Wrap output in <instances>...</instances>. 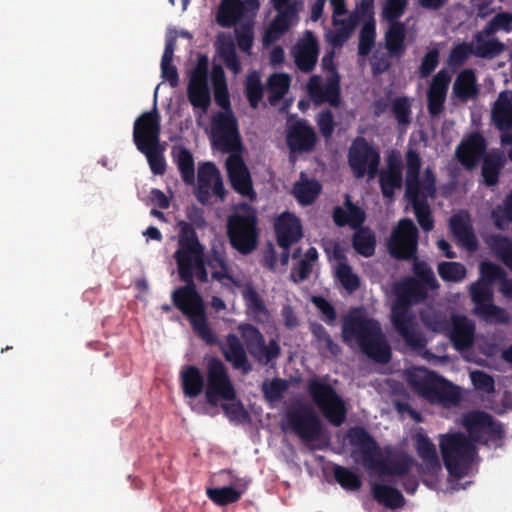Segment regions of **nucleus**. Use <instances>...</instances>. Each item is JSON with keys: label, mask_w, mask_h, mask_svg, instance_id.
<instances>
[{"label": "nucleus", "mask_w": 512, "mask_h": 512, "mask_svg": "<svg viewBox=\"0 0 512 512\" xmlns=\"http://www.w3.org/2000/svg\"><path fill=\"white\" fill-rule=\"evenodd\" d=\"M330 4L333 11V27L326 37L333 45H341L354 31L357 17L347 12L345 0H330Z\"/></svg>", "instance_id": "nucleus-17"}, {"label": "nucleus", "mask_w": 512, "mask_h": 512, "mask_svg": "<svg viewBox=\"0 0 512 512\" xmlns=\"http://www.w3.org/2000/svg\"><path fill=\"white\" fill-rule=\"evenodd\" d=\"M393 112L400 124H408L410 117V104L405 98L395 99L393 102Z\"/></svg>", "instance_id": "nucleus-64"}, {"label": "nucleus", "mask_w": 512, "mask_h": 512, "mask_svg": "<svg viewBox=\"0 0 512 512\" xmlns=\"http://www.w3.org/2000/svg\"><path fill=\"white\" fill-rule=\"evenodd\" d=\"M438 273L446 281H461L466 275L465 267L457 262H443L438 266Z\"/></svg>", "instance_id": "nucleus-51"}, {"label": "nucleus", "mask_w": 512, "mask_h": 512, "mask_svg": "<svg viewBox=\"0 0 512 512\" xmlns=\"http://www.w3.org/2000/svg\"><path fill=\"white\" fill-rule=\"evenodd\" d=\"M405 25L392 22L386 33V46L393 54H400L404 50Z\"/></svg>", "instance_id": "nucleus-44"}, {"label": "nucleus", "mask_w": 512, "mask_h": 512, "mask_svg": "<svg viewBox=\"0 0 512 512\" xmlns=\"http://www.w3.org/2000/svg\"><path fill=\"white\" fill-rule=\"evenodd\" d=\"M408 0H386L383 9L382 17L388 22H393L395 19L401 17L406 9Z\"/></svg>", "instance_id": "nucleus-56"}, {"label": "nucleus", "mask_w": 512, "mask_h": 512, "mask_svg": "<svg viewBox=\"0 0 512 512\" xmlns=\"http://www.w3.org/2000/svg\"><path fill=\"white\" fill-rule=\"evenodd\" d=\"M243 493V490H236L233 487L209 488L208 497L217 505H227L237 501Z\"/></svg>", "instance_id": "nucleus-48"}, {"label": "nucleus", "mask_w": 512, "mask_h": 512, "mask_svg": "<svg viewBox=\"0 0 512 512\" xmlns=\"http://www.w3.org/2000/svg\"><path fill=\"white\" fill-rule=\"evenodd\" d=\"M374 497L381 503L395 508L403 504V497L401 493L386 485H375L373 487Z\"/></svg>", "instance_id": "nucleus-47"}, {"label": "nucleus", "mask_w": 512, "mask_h": 512, "mask_svg": "<svg viewBox=\"0 0 512 512\" xmlns=\"http://www.w3.org/2000/svg\"><path fill=\"white\" fill-rule=\"evenodd\" d=\"M325 250L333 263L336 276L342 286L348 291H353L359 285L358 277L352 272L351 268L346 264L344 259L343 248L336 243H329Z\"/></svg>", "instance_id": "nucleus-26"}, {"label": "nucleus", "mask_w": 512, "mask_h": 512, "mask_svg": "<svg viewBox=\"0 0 512 512\" xmlns=\"http://www.w3.org/2000/svg\"><path fill=\"white\" fill-rule=\"evenodd\" d=\"M350 442L355 446V453H359L362 458L363 465L374 467L377 462V448L374 441L367 433L360 428H354L349 433Z\"/></svg>", "instance_id": "nucleus-31"}, {"label": "nucleus", "mask_w": 512, "mask_h": 512, "mask_svg": "<svg viewBox=\"0 0 512 512\" xmlns=\"http://www.w3.org/2000/svg\"><path fill=\"white\" fill-rule=\"evenodd\" d=\"M334 476L337 482L345 489L356 490L361 485L359 477L346 468L340 466L335 467Z\"/></svg>", "instance_id": "nucleus-54"}, {"label": "nucleus", "mask_w": 512, "mask_h": 512, "mask_svg": "<svg viewBox=\"0 0 512 512\" xmlns=\"http://www.w3.org/2000/svg\"><path fill=\"white\" fill-rule=\"evenodd\" d=\"M246 94L250 105L253 108H256L260 100L262 99V87H261V79L260 75L256 72H253L248 75L246 81Z\"/></svg>", "instance_id": "nucleus-52"}, {"label": "nucleus", "mask_w": 512, "mask_h": 512, "mask_svg": "<svg viewBox=\"0 0 512 512\" xmlns=\"http://www.w3.org/2000/svg\"><path fill=\"white\" fill-rule=\"evenodd\" d=\"M308 391L315 404L333 424L339 425L345 418V406L332 387L321 379H312Z\"/></svg>", "instance_id": "nucleus-12"}, {"label": "nucleus", "mask_w": 512, "mask_h": 512, "mask_svg": "<svg viewBox=\"0 0 512 512\" xmlns=\"http://www.w3.org/2000/svg\"><path fill=\"white\" fill-rule=\"evenodd\" d=\"M464 426L474 440L488 441L490 438H501L502 435V427L494 423L490 416L480 412L467 414Z\"/></svg>", "instance_id": "nucleus-22"}, {"label": "nucleus", "mask_w": 512, "mask_h": 512, "mask_svg": "<svg viewBox=\"0 0 512 512\" xmlns=\"http://www.w3.org/2000/svg\"><path fill=\"white\" fill-rule=\"evenodd\" d=\"M211 195L224 198L223 182L218 169L212 163H204L198 168L197 196L206 203Z\"/></svg>", "instance_id": "nucleus-20"}, {"label": "nucleus", "mask_w": 512, "mask_h": 512, "mask_svg": "<svg viewBox=\"0 0 512 512\" xmlns=\"http://www.w3.org/2000/svg\"><path fill=\"white\" fill-rule=\"evenodd\" d=\"M174 45V37H169L161 61L162 77L164 80L169 81L172 86H176L178 83V74L176 68L172 65Z\"/></svg>", "instance_id": "nucleus-40"}, {"label": "nucleus", "mask_w": 512, "mask_h": 512, "mask_svg": "<svg viewBox=\"0 0 512 512\" xmlns=\"http://www.w3.org/2000/svg\"><path fill=\"white\" fill-rule=\"evenodd\" d=\"M355 250L363 256H370L374 252L375 239L367 229L358 230L353 240Z\"/></svg>", "instance_id": "nucleus-49"}, {"label": "nucleus", "mask_w": 512, "mask_h": 512, "mask_svg": "<svg viewBox=\"0 0 512 512\" xmlns=\"http://www.w3.org/2000/svg\"><path fill=\"white\" fill-rule=\"evenodd\" d=\"M450 81L451 76L444 70L433 77L428 89V108L432 115L442 111Z\"/></svg>", "instance_id": "nucleus-29"}, {"label": "nucleus", "mask_w": 512, "mask_h": 512, "mask_svg": "<svg viewBox=\"0 0 512 512\" xmlns=\"http://www.w3.org/2000/svg\"><path fill=\"white\" fill-rule=\"evenodd\" d=\"M492 118L495 125L501 130V143H512V91L500 93L496 100Z\"/></svg>", "instance_id": "nucleus-24"}, {"label": "nucleus", "mask_w": 512, "mask_h": 512, "mask_svg": "<svg viewBox=\"0 0 512 512\" xmlns=\"http://www.w3.org/2000/svg\"><path fill=\"white\" fill-rule=\"evenodd\" d=\"M294 58L299 69L311 70L318 57V46L312 33L307 31L294 48Z\"/></svg>", "instance_id": "nucleus-28"}, {"label": "nucleus", "mask_w": 512, "mask_h": 512, "mask_svg": "<svg viewBox=\"0 0 512 512\" xmlns=\"http://www.w3.org/2000/svg\"><path fill=\"white\" fill-rule=\"evenodd\" d=\"M182 387L186 396L194 398L203 389V377L198 368L187 367L181 373Z\"/></svg>", "instance_id": "nucleus-38"}, {"label": "nucleus", "mask_w": 512, "mask_h": 512, "mask_svg": "<svg viewBox=\"0 0 512 512\" xmlns=\"http://www.w3.org/2000/svg\"><path fill=\"white\" fill-rule=\"evenodd\" d=\"M480 279L470 286L474 313L488 322L505 323L509 320L508 313L492 303V284L500 281L501 293L512 299V279L503 278V271L491 264L483 263L480 268Z\"/></svg>", "instance_id": "nucleus-5"}, {"label": "nucleus", "mask_w": 512, "mask_h": 512, "mask_svg": "<svg viewBox=\"0 0 512 512\" xmlns=\"http://www.w3.org/2000/svg\"><path fill=\"white\" fill-rule=\"evenodd\" d=\"M209 59L207 56H200L196 67L190 75L188 85V98L195 108L206 111L210 104V92L207 80Z\"/></svg>", "instance_id": "nucleus-16"}, {"label": "nucleus", "mask_w": 512, "mask_h": 512, "mask_svg": "<svg viewBox=\"0 0 512 512\" xmlns=\"http://www.w3.org/2000/svg\"><path fill=\"white\" fill-rule=\"evenodd\" d=\"M290 77L286 73H275L267 81L269 101L273 104L282 98L289 90Z\"/></svg>", "instance_id": "nucleus-41"}, {"label": "nucleus", "mask_w": 512, "mask_h": 512, "mask_svg": "<svg viewBox=\"0 0 512 512\" xmlns=\"http://www.w3.org/2000/svg\"><path fill=\"white\" fill-rule=\"evenodd\" d=\"M492 247L505 264L512 269V242L505 238H495Z\"/></svg>", "instance_id": "nucleus-61"}, {"label": "nucleus", "mask_w": 512, "mask_h": 512, "mask_svg": "<svg viewBox=\"0 0 512 512\" xmlns=\"http://www.w3.org/2000/svg\"><path fill=\"white\" fill-rule=\"evenodd\" d=\"M259 6V0H222L216 17L217 22L223 27H230L242 17L254 15Z\"/></svg>", "instance_id": "nucleus-21"}, {"label": "nucleus", "mask_w": 512, "mask_h": 512, "mask_svg": "<svg viewBox=\"0 0 512 512\" xmlns=\"http://www.w3.org/2000/svg\"><path fill=\"white\" fill-rule=\"evenodd\" d=\"M472 49L473 53L480 57H494L503 50V44L495 40L485 29L475 36Z\"/></svg>", "instance_id": "nucleus-37"}, {"label": "nucleus", "mask_w": 512, "mask_h": 512, "mask_svg": "<svg viewBox=\"0 0 512 512\" xmlns=\"http://www.w3.org/2000/svg\"><path fill=\"white\" fill-rule=\"evenodd\" d=\"M495 223L499 228L506 227L512 221V190L504 205L498 207L493 213Z\"/></svg>", "instance_id": "nucleus-59"}, {"label": "nucleus", "mask_w": 512, "mask_h": 512, "mask_svg": "<svg viewBox=\"0 0 512 512\" xmlns=\"http://www.w3.org/2000/svg\"><path fill=\"white\" fill-rule=\"evenodd\" d=\"M311 330L314 337L317 339L320 348L327 349L332 353H336L337 346L333 344L331 338L321 325L313 324L311 326Z\"/></svg>", "instance_id": "nucleus-63"}, {"label": "nucleus", "mask_w": 512, "mask_h": 512, "mask_svg": "<svg viewBox=\"0 0 512 512\" xmlns=\"http://www.w3.org/2000/svg\"><path fill=\"white\" fill-rule=\"evenodd\" d=\"M239 330L242 337L247 342L250 353L256 358H262L264 355L265 344L260 332L248 324L240 325Z\"/></svg>", "instance_id": "nucleus-43"}, {"label": "nucleus", "mask_w": 512, "mask_h": 512, "mask_svg": "<svg viewBox=\"0 0 512 512\" xmlns=\"http://www.w3.org/2000/svg\"><path fill=\"white\" fill-rule=\"evenodd\" d=\"M222 351L225 358L231 362L235 368L241 369L244 372L249 370L245 350L235 335L227 336L226 343L222 346Z\"/></svg>", "instance_id": "nucleus-36"}, {"label": "nucleus", "mask_w": 512, "mask_h": 512, "mask_svg": "<svg viewBox=\"0 0 512 512\" xmlns=\"http://www.w3.org/2000/svg\"><path fill=\"white\" fill-rule=\"evenodd\" d=\"M476 91L474 74L469 70L461 72L453 85L454 94L458 98L468 99L474 97Z\"/></svg>", "instance_id": "nucleus-42"}, {"label": "nucleus", "mask_w": 512, "mask_h": 512, "mask_svg": "<svg viewBox=\"0 0 512 512\" xmlns=\"http://www.w3.org/2000/svg\"><path fill=\"white\" fill-rule=\"evenodd\" d=\"M375 38V23L373 20L365 23L360 31L359 53L366 55L369 53Z\"/></svg>", "instance_id": "nucleus-57"}, {"label": "nucleus", "mask_w": 512, "mask_h": 512, "mask_svg": "<svg viewBox=\"0 0 512 512\" xmlns=\"http://www.w3.org/2000/svg\"><path fill=\"white\" fill-rule=\"evenodd\" d=\"M173 301L189 317L195 332L205 342L213 344L217 341V337L207 324L202 300L193 287L176 290L173 293Z\"/></svg>", "instance_id": "nucleus-10"}, {"label": "nucleus", "mask_w": 512, "mask_h": 512, "mask_svg": "<svg viewBox=\"0 0 512 512\" xmlns=\"http://www.w3.org/2000/svg\"><path fill=\"white\" fill-rule=\"evenodd\" d=\"M181 236L179 248L175 252L178 272L183 280L195 275L199 280L206 281L208 273L221 287L232 294L241 292L248 312L258 322H267L269 313L258 293L251 285L250 279L242 272L227 267L223 257L214 253L206 260L202 258L203 249L195 238L192 228L185 222L179 223Z\"/></svg>", "instance_id": "nucleus-1"}, {"label": "nucleus", "mask_w": 512, "mask_h": 512, "mask_svg": "<svg viewBox=\"0 0 512 512\" xmlns=\"http://www.w3.org/2000/svg\"><path fill=\"white\" fill-rule=\"evenodd\" d=\"M284 431H292L303 440L315 439L320 432V423L313 409L298 405L289 408L281 421Z\"/></svg>", "instance_id": "nucleus-14"}, {"label": "nucleus", "mask_w": 512, "mask_h": 512, "mask_svg": "<svg viewBox=\"0 0 512 512\" xmlns=\"http://www.w3.org/2000/svg\"><path fill=\"white\" fill-rule=\"evenodd\" d=\"M275 229L279 244L282 247H289L302 237V227L299 219L290 214L283 213L275 223Z\"/></svg>", "instance_id": "nucleus-30"}, {"label": "nucleus", "mask_w": 512, "mask_h": 512, "mask_svg": "<svg viewBox=\"0 0 512 512\" xmlns=\"http://www.w3.org/2000/svg\"><path fill=\"white\" fill-rule=\"evenodd\" d=\"M133 138L138 149L160 144V116L155 107L136 119Z\"/></svg>", "instance_id": "nucleus-19"}, {"label": "nucleus", "mask_w": 512, "mask_h": 512, "mask_svg": "<svg viewBox=\"0 0 512 512\" xmlns=\"http://www.w3.org/2000/svg\"><path fill=\"white\" fill-rule=\"evenodd\" d=\"M420 168L419 156L410 151L407 154V191L406 195L412 203L418 223L424 230L433 228V221L430 217V211L426 204L427 197H433L435 193V178L430 170H426L421 181L418 180V170Z\"/></svg>", "instance_id": "nucleus-6"}, {"label": "nucleus", "mask_w": 512, "mask_h": 512, "mask_svg": "<svg viewBox=\"0 0 512 512\" xmlns=\"http://www.w3.org/2000/svg\"><path fill=\"white\" fill-rule=\"evenodd\" d=\"M342 338L349 346H358L368 357L387 362L390 348L384 340L379 323L362 309L350 311L343 319Z\"/></svg>", "instance_id": "nucleus-4"}, {"label": "nucleus", "mask_w": 512, "mask_h": 512, "mask_svg": "<svg viewBox=\"0 0 512 512\" xmlns=\"http://www.w3.org/2000/svg\"><path fill=\"white\" fill-rule=\"evenodd\" d=\"M286 388V382L280 379L266 380L262 384L264 396L271 404L278 401L282 397V394Z\"/></svg>", "instance_id": "nucleus-53"}, {"label": "nucleus", "mask_w": 512, "mask_h": 512, "mask_svg": "<svg viewBox=\"0 0 512 512\" xmlns=\"http://www.w3.org/2000/svg\"><path fill=\"white\" fill-rule=\"evenodd\" d=\"M484 148L485 143L483 138L478 134L472 135L458 147V159L467 168H471L482 155Z\"/></svg>", "instance_id": "nucleus-33"}, {"label": "nucleus", "mask_w": 512, "mask_h": 512, "mask_svg": "<svg viewBox=\"0 0 512 512\" xmlns=\"http://www.w3.org/2000/svg\"><path fill=\"white\" fill-rule=\"evenodd\" d=\"M402 175L398 167H390L380 178L382 192L385 197H391L393 189L401 184Z\"/></svg>", "instance_id": "nucleus-50"}, {"label": "nucleus", "mask_w": 512, "mask_h": 512, "mask_svg": "<svg viewBox=\"0 0 512 512\" xmlns=\"http://www.w3.org/2000/svg\"><path fill=\"white\" fill-rule=\"evenodd\" d=\"M306 90L316 104L328 102L331 105H336L338 103V77L334 74L327 82H323L319 76H312L306 85Z\"/></svg>", "instance_id": "nucleus-25"}, {"label": "nucleus", "mask_w": 512, "mask_h": 512, "mask_svg": "<svg viewBox=\"0 0 512 512\" xmlns=\"http://www.w3.org/2000/svg\"><path fill=\"white\" fill-rule=\"evenodd\" d=\"M219 55L226 64L235 74H238L241 67L238 63L235 48L232 43H222L218 48Z\"/></svg>", "instance_id": "nucleus-58"}, {"label": "nucleus", "mask_w": 512, "mask_h": 512, "mask_svg": "<svg viewBox=\"0 0 512 512\" xmlns=\"http://www.w3.org/2000/svg\"><path fill=\"white\" fill-rule=\"evenodd\" d=\"M321 192V185L312 178L301 174L292 188V194L301 205H309L315 201Z\"/></svg>", "instance_id": "nucleus-34"}, {"label": "nucleus", "mask_w": 512, "mask_h": 512, "mask_svg": "<svg viewBox=\"0 0 512 512\" xmlns=\"http://www.w3.org/2000/svg\"><path fill=\"white\" fill-rule=\"evenodd\" d=\"M290 0H271L274 8L279 12L269 25L264 36L266 45L277 40L290 26L296 23V9L289 7Z\"/></svg>", "instance_id": "nucleus-23"}, {"label": "nucleus", "mask_w": 512, "mask_h": 512, "mask_svg": "<svg viewBox=\"0 0 512 512\" xmlns=\"http://www.w3.org/2000/svg\"><path fill=\"white\" fill-rule=\"evenodd\" d=\"M220 405L231 420L241 422L248 417V413L243 404L236 398V393L234 394V399L224 401Z\"/></svg>", "instance_id": "nucleus-55"}, {"label": "nucleus", "mask_w": 512, "mask_h": 512, "mask_svg": "<svg viewBox=\"0 0 512 512\" xmlns=\"http://www.w3.org/2000/svg\"><path fill=\"white\" fill-rule=\"evenodd\" d=\"M422 320L432 331L446 333L459 351L467 350L473 344L475 325L465 316H453L449 325L443 316L429 309L422 314Z\"/></svg>", "instance_id": "nucleus-8"}, {"label": "nucleus", "mask_w": 512, "mask_h": 512, "mask_svg": "<svg viewBox=\"0 0 512 512\" xmlns=\"http://www.w3.org/2000/svg\"><path fill=\"white\" fill-rule=\"evenodd\" d=\"M417 247V229L408 219L401 220L393 230L389 241L391 254L399 258H409Z\"/></svg>", "instance_id": "nucleus-18"}, {"label": "nucleus", "mask_w": 512, "mask_h": 512, "mask_svg": "<svg viewBox=\"0 0 512 512\" xmlns=\"http://www.w3.org/2000/svg\"><path fill=\"white\" fill-rule=\"evenodd\" d=\"M512 29V15L508 13H501L494 17L489 23L486 30L488 34H493L497 31L509 32Z\"/></svg>", "instance_id": "nucleus-62"}, {"label": "nucleus", "mask_w": 512, "mask_h": 512, "mask_svg": "<svg viewBox=\"0 0 512 512\" xmlns=\"http://www.w3.org/2000/svg\"><path fill=\"white\" fill-rule=\"evenodd\" d=\"M314 141V132L303 122L295 123L288 130L287 142L293 151H307L312 148Z\"/></svg>", "instance_id": "nucleus-32"}, {"label": "nucleus", "mask_w": 512, "mask_h": 512, "mask_svg": "<svg viewBox=\"0 0 512 512\" xmlns=\"http://www.w3.org/2000/svg\"><path fill=\"white\" fill-rule=\"evenodd\" d=\"M334 220L338 225H349L357 228L364 221L363 212L347 202L345 208H338L334 212Z\"/></svg>", "instance_id": "nucleus-39"}, {"label": "nucleus", "mask_w": 512, "mask_h": 512, "mask_svg": "<svg viewBox=\"0 0 512 512\" xmlns=\"http://www.w3.org/2000/svg\"><path fill=\"white\" fill-rule=\"evenodd\" d=\"M452 233L467 249L473 250L476 247V240L471 232L469 218L465 212L456 214L450 220Z\"/></svg>", "instance_id": "nucleus-35"}, {"label": "nucleus", "mask_w": 512, "mask_h": 512, "mask_svg": "<svg viewBox=\"0 0 512 512\" xmlns=\"http://www.w3.org/2000/svg\"><path fill=\"white\" fill-rule=\"evenodd\" d=\"M407 381L419 396L430 403L450 406L458 399V391L454 385L427 369L408 370Z\"/></svg>", "instance_id": "nucleus-7"}, {"label": "nucleus", "mask_w": 512, "mask_h": 512, "mask_svg": "<svg viewBox=\"0 0 512 512\" xmlns=\"http://www.w3.org/2000/svg\"><path fill=\"white\" fill-rule=\"evenodd\" d=\"M173 155L184 181L192 183L194 180V161L191 153L183 147H175Z\"/></svg>", "instance_id": "nucleus-45"}, {"label": "nucleus", "mask_w": 512, "mask_h": 512, "mask_svg": "<svg viewBox=\"0 0 512 512\" xmlns=\"http://www.w3.org/2000/svg\"><path fill=\"white\" fill-rule=\"evenodd\" d=\"M416 450L422 459L421 470L424 475L435 476L441 472V463L439 461L436 448L428 437L417 432L414 436Z\"/></svg>", "instance_id": "nucleus-27"}, {"label": "nucleus", "mask_w": 512, "mask_h": 512, "mask_svg": "<svg viewBox=\"0 0 512 512\" xmlns=\"http://www.w3.org/2000/svg\"><path fill=\"white\" fill-rule=\"evenodd\" d=\"M439 445L445 466L451 476L460 478L467 474L474 448L459 433L441 435Z\"/></svg>", "instance_id": "nucleus-9"}, {"label": "nucleus", "mask_w": 512, "mask_h": 512, "mask_svg": "<svg viewBox=\"0 0 512 512\" xmlns=\"http://www.w3.org/2000/svg\"><path fill=\"white\" fill-rule=\"evenodd\" d=\"M212 84L216 102L224 108L212 122L213 143L223 151L231 152L226 160L227 173L234 189L244 196H252L251 178L247 167L243 163L238 150L240 139L237 123L229 110V97L224 71L221 66L215 65L212 71Z\"/></svg>", "instance_id": "nucleus-2"}, {"label": "nucleus", "mask_w": 512, "mask_h": 512, "mask_svg": "<svg viewBox=\"0 0 512 512\" xmlns=\"http://www.w3.org/2000/svg\"><path fill=\"white\" fill-rule=\"evenodd\" d=\"M380 162L379 153L363 138L356 139L349 150V165L357 177L374 176Z\"/></svg>", "instance_id": "nucleus-15"}, {"label": "nucleus", "mask_w": 512, "mask_h": 512, "mask_svg": "<svg viewBox=\"0 0 512 512\" xmlns=\"http://www.w3.org/2000/svg\"><path fill=\"white\" fill-rule=\"evenodd\" d=\"M228 233L232 246L243 254L255 249L257 230L255 212L248 206H242L230 217Z\"/></svg>", "instance_id": "nucleus-11"}, {"label": "nucleus", "mask_w": 512, "mask_h": 512, "mask_svg": "<svg viewBox=\"0 0 512 512\" xmlns=\"http://www.w3.org/2000/svg\"><path fill=\"white\" fill-rule=\"evenodd\" d=\"M413 465L412 458L408 456H400L382 470L384 474L403 475L407 473Z\"/></svg>", "instance_id": "nucleus-60"}, {"label": "nucleus", "mask_w": 512, "mask_h": 512, "mask_svg": "<svg viewBox=\"0 0 512 512\" xmlns=\"http://www.w3.org/2000/svg\"><path fill=\"white\" fill-rule=\"evenodd\" d=\"M414 272L421 282L406 279L395 286L396 302L392 308V322L395 329L411 347L423 346L425 339L409 309V305L425 297V289H435L437 281L430 267L424 262L415 261Z\"/></svg>", "instance_id": "nucleus-3"}, {"label": "nucleus", "mask_w": 512, "mask_h": 512, "mask_svg": "<svg viewBox=\"0 0 512 512\" xmlns=\"http://www.w3.org/2000/svg\"><path fill=\"white\" fill-rule=\"evenodd\" d=\"M207 386L206 399L208 403L217 406L224 401L234 399L235 390L230 382L223 363L213 357L206 358Z\"/></svg>", "instance_id": "nucleus-13"}, {"label": "nucleus", "mask_w": 512, "mask_h": 512, "mask_svg": "<svg viewBox=\"0 0 512 512\" xmlns=\"http://www.w3.org/2000/svg\"><path fill=\"white\" fill-rule=\"evenodd\" d=\"M138 150L146 156L150 169L154 174L164 173L166 164L163 157L164 147L161 144L147 146Z\"/></svg>", "instance_id": "nucleus-46"}]
</instances>
